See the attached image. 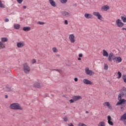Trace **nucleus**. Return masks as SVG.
<instances>
[{
	"label": "nucleus",
	"mask_w": 126,
	"mask_h": 126,
	"mask_svg": "<svg viewBox=\"0 0 126 126\" xmlns=\"http://www.w3.org/2000/svg\"><path fill=\"white\" fill-rule=\"evenodd\" d=\"M120 92L121 94L118 95V101L116 103V106H121V105H125L126 102V100L123 98L124 96L126 98V88L122 87L120 90Z\"/></svg>",
	"instance_id": "nucleus-1"
},
{
	"label": "nucleus",
	"mask_w": 126,
	"mask_h": 126,
	"mask_svg": "<svg viewBox=\"0 0 126 126\" xmlns=\"http://www.w3.org/2000/svg\"><path fill=\"white\" fill-rule=\"evenodd\" d=\"M10 108L12 110H23V107L20 106L18 103H12L10 104Z\"/></svg>",
	"instance_id": "nucleus-2"
},
{
	"label": "nucleus",
	"mask_w": 126,
	"mask_h": 126,
	"mask_svg": "<svg viewBox=\"0 0 126 126\" xmlns=\"http://www.w3.org/2000/svg\"><path fill=\"white\" fill-rule=\"evenodd\" d=\"M85 72L87 75H89V76H92V75L95 74V72L92 70H91L88 67H86L85 68Z\"/></svg>",
	"instance_id": "nucleus-3"
},
{
	"label": "nucleus",
	"mask_w": 126,
	"mask_h": 126,
	"mask_svg": "<svg viewBox=\"0 0 126 126\" xmlns=\"http://www.w3.org/2000/svg\"><path fill=\"white\" fill-rule=\"evenodd\" d=\"M68 40L71 44H74L76 41V38L75 37V35L74 34H70L68 36Z\"/></svg>",
	"instance_id": "nucleus-4"
},
{
	"label": "nucleus",
	"mask_w": 126,
	"mask_h": 126,
	"mask_svg": "<svg viewBox=\"0 0 126 126\" xmlns=\"http://www.w3.org/2000/svg\"><path fill=\"white\" fill-rule=\"evenodd\" d=\"M82 99V97L80 95H74L72 97V99L69 100L70 103H74L78 100Z\"/></svg>",
	"instance_id": "nucleus-5"
},
{
	"label": "nucleus",
	"mask_w": 126,
	"mask_h": 126,
	"mask_svg": "<svg viewBox=\"0 0 126 126\" xmlns=\"http://www.w3.org/2000/svg\"><path fill=\"white\" fill-rule=\"evenodd\" d=\"M23 70L25 73H29L30 72L31 68H30V67L28 63H25L23 64Z\"/></svg>",
	"instance_id": "nucleus-6"
},
{
	"label": "nucleus",
	"mask_w": 126,
	"mask_h": 126,
	"mask_svg": "<svg viewBox=\"0 0 126 126\" xmlns=\"http://www.w3.org/2000/svg\"><path fill=\"white\" fill-rule=\"evenodd\" d=\"M115 23L117 27H119V28H122L124 26V25H125V24H124V23L122 22V20L120 19H117L115 22Z\"/></svg>",
	"instance_id": "nucleus-7"
},
{
	"label": "nucleus",
	"mask_w": 126,
	"mask_h": 126,
	"mask_svg": "<svg viewBox=\"0 0 126 126\" xmlns=\"http://www.w3.org/2000/svg\"><path fill=\"white\" fill-rule=\"evenodd\" d=\"M113 62L116 63H120L123 62V59L121 57L115 56L113 58Z\"/></svg>",
	"instance_id": "nucleus-8"
},
{
	"label": "nucleus",
	"mask_w": 126,
	"mask_h": 126,
	"mask_svg": "<svg viewBox=\"0 0 126 126\" xmlns=\"http://www.w3.org/2000/svg\"><path fill=\"white\" fill-rule=\"evenodd\" d=\"M25 46V42L24 41H20L17 42V47L19 49H21V48H23Z\"/></svg>",
	"instance_id": "nucleus-9"
},
{
	"label": "nucleus",
	"mask_w": 126,
	"mask_h": 126,
	"mask_svg": "<svg viewBox=\"0 0 126 126\" xmlns=\"http://www.w3.org/2000/svg\"><path fill=\"white\" fill-rule=\"evenodd\" d=\"M93 15H94V16H96V17H97V19L99 20H102V15H101L99 12H94Z\"/></svg>",
	"instance_id": "nucleus-10"
},
{
	"label": "nucleus",
	"mask_w": 126,
	"mask_h": 126,
	"mask_svg": "<svg viewBox=\"0 0 126 126\" xmlns=\"http://www.w3.org/2000/svg\"><path fill=\"white\" fill-rule=\"evenodd\" d=\"M83 82L84 84H86L87 85H93V82L87 79H84Z\"/></svg>",
	"instance_id": "nucleus-11"
},
{
	"label": "nucleus",
	"mask_w": 126,
	"mask_h": 126,
	"mask_svg": "<svg viewBox=\"0 0 126 126\" xmlns=\"http://www.w3.org/2000/svg\"><path fill=\"white\" fill-rule=\"evenodd\" d=\"M104 107H107L109 110H113V107L111 105V103L109 102L106 101L103 103Z\"/></svg>",
	"instance_id": "nucleus-12"
},
{
	"label": "nucleus",
	"mask_w": 126,
	"mask_h": 126,
	"mask_svg": "<svg viewBox=\"0 0 126 126\" xmlns=\"http://www.w3.org/2000/svg\"><path fill=\"white\" fill-rule=\"evenodd\" d=\"M62 14L63 16H64L65 17H69L71 15V14L68 12H66V11H63L62 12Z\"/></svg>",
	"instance_id": "nucleus-13"
},
{
	"label": "nucleus",
	"mask_w": 126,
	"mask_h": 126,
	"mask_svg": "<svg viewBox=\"0 0 126 126\" xmlns=\"http://www.w3.org/2000/svg\"><path fill=\"white\" fill-rule=\"evenodd\" d=\"M107 121L110 126H114V123H113V119H112L111 116H107Z\"/></svg>",
	"instance_id": "nucleus-14"
},
{
	"label": "nucleus",
	"mask_w": 126,
	"mask_h": 126,
	"mask_svg": "<svg viewBox=\"0 0 126 126\" xmlns=\"http://www.w3.org/2000/svg\"><path fill=\"white\" fill-rule=\"evenodd\" d=\"M114 58H115V55H114V53H111L108 54L109 62H112V61H114Z\"/></svg>",
	"instance_id": "nucleus-15"
},
{
	"label": "nucleus",
	"mask_w": 126,
	"mask_h": 126,
	"mask_svg": "<svg viewBox=\"0 0 126 126\" xmlns=\"http://www.w3.org/2000/svg\"><path fill=\"white\" fill-rule=\"evenodd\" d=\"M110 9V6L107 5H104L101 7V11H108Z\"/></svg>",
	"instance_id": "nucleus-16"
},
{
	"label": "nucleus",
	"mask_w": 126,
	"mask_h": 126,
	"mask_svg": "<svg viewBox=\"0 0 126 126\" xmlns=\"http://www.w3.org/2000/svg\"><path fill=\"white\" fill-rule=\"evenodd\" d=\"M120 120L124 121V124L126 125V113H125L121 116Z\"/></svg>",
	"instance_id": "nucleus-17"
},
{
	"label": "nucleus",
	"mask_w": 126,
	"mask_h": 126,
	"mask_svg": "<svg viewBox=\"0 0 126 126\" xmlns=\"http://www.w3.org/2000/svg\"><path fill=\"white\" fill-rule=\"evenodd\" d=\"M49 2L50 3L51 6H53V7H56L57 6V3H56V2L54 0H49Z\"/></svg>",
	"instance_id": "nucleus-18"
},
{
	"label": "nucleus",
	"mask_w": 126,
	"mask_h": 126,
	"mask_svg": "<svg viewBox=\"0 0 126 126\" xmlns=\"http://www.w3.org/2000/svg\"><path fill=\"white\" fill-rule=\"evenodd\" d=\"M84 16L87 19H92L93 18V16L91 14L86 13Z\"/></svg>",
	"instance_id": "nucleus-19"
},
{
	"label": "nucleus",
	"mask_w": 126,
	"mask_h": 126,
	"mask_svg": "<svg viewBox=\"0 0 126 126\" xmlns=\"http://www.w3.org/2000/svg\"><path fill=\"white\" fill-rule=\"evenodd\" d=\"M102 55L103 57H106V58H108V57H109V53L105 49L103 50L102 51Z\"/></svg>",
	"instance_id": "nucleus-20"
},
{
	"label": "nucleus",
	"mask_w": 126,
	"mask_h": 126,
	"mask_svg": "<svg viewBox=\"0 0 126 126\" xmlns=\"http://www.w3.org/2000/svg\"><path fill=\"white\" fill-rule=\"evenodd\" d=\"M23 30L26 32H28L31 30V28L30 27H25L23 28Z\"/></svg>",
	"instance_id": "nucleus-21"
},
{
	"label": "nucleus",
	"mask_w": 126,
	"mask_h": 126,
	"mask_svg": "<svg viewBox=\"0 0 126 126\" xmlns=\"http://www.w3.org/2000/svg\"><path fill=\"white\" fill-rule=\"evenodd\" d=\"M21 27V26L20 24H14V29H16L18 30V29H20Z\"/></svg>",
	"instance_id": "nucleus-22"
},
{
	"label": "nucleus",
	"mask_w": 126,
	"mask_h": 126,
	"mask_svg": "<svg viewBox=\"0 0 126 126\" xmlns=\"http://www.w3.org/2000/svg\"><path fill=\"white\" fill-rule=\"evenodd\" d=\"M4 48H5V44H4L3 42L0 41V50L4 49Z\"/></svg>",
	"instance_id": "nucleus-23"
},
{
	"label": "nucleus",
	"mask_w": 126,
	"mask_h": 126,
	"mask_svg": "<svg viewBox=\"0 0 126 126\" xmlns=\"http://www.w3.org/2000/svg\"><path fill=\"white\" fill-rule=\"evenodd\" d=\"M121 18L122 20V21L124 23H126V15H124L123 16H121Z\"/></svg>",
	"instance_id": "nucleus-24"
},
{
	"label": "nucleus",
	"mask_w": 126,
	"mask_h": 126,
	"mask_svg": "<svg viewBox=\"0 0 126 126\" xmlns=\"http://www.w3.org/2000/svg\"><path fill=\"white\" fill-rule=\"evenodd\" d=\"M33 86L35 87V88H40L41 85L39 83H35L34 84Z\"/></svg>",
	"instance_id": "nucleus-25"
},
{
	"label": "nucleus",
	"mask_w": 126,
	"mask_h": 126,
	"mask_svg": "<svg viewBox=\"0 0 126 126\" xmlns=\"http://www.w3.org/2000/svg\"><path fill=\"white\" fill-rule=\"evenodd\" d=\"M0 40L2 43H4V42H7V41H8V39H7V38H5V37H1L0 38Z\"/></svg>",
	"instance_id": "nucleus-26"
},
{
	"label": "nucleus",
	"mask_w": 126,
	"mask_h": 126,
	"mask_svg": "<svg viewBox=\"0 0 126 126\" xmlns=\"http://www.w3.org/2000/svg\"><path fill=\"white\" fill-rule=\"evenodd\" d=\"M0 7L1 8H5V5L2 3V2H1V0H0Z\"/></svg>",
	"instance_id": "nucleus-27"
},
{
	"label": "nucleus",
	"mask_w": 126,
	"mask_h": 126,
	"mask_svg": "<svg viewBox=\"0 0 126 126\" xmlns=\"http://www.w3.org/2000/svg\"><path fill=\"white\" fill-rule=\"evenodd\" d=\"M122 79L124 83H126V74H123L122 75Z\"/></svg>",
	"instance_id": "nucleus-28"
},
{
	"label": "nucleus",
	"mask_w": 126,
	"mask_h": 126,
	"mask_svg": "<svg viewBox=\"0 0 126 126\" xmlns=\"http://www.w3.org/2000/svg\"><path fill=\"white\" fill-rule=\"evenodd\" d=\"M52 51L53 53H58L59 52V49H58V48L56 47H53L52 48Z\"/></svg>",
	"instance_id": "nucleus-29"
},
{
	"label": "nucleus",
	"mask_w": 126,
	"mask_h": 126,
	"mask_svg": "<svg viewBox=\"0 0 126 126\" xmlns=\"http://www.w3.org/2000/svg\"><path fill=\"white\" fill-rule=\"evenodd\" d=\"M98 126H106V125L105 124V122H101L98 124Z\"/></svg>",
	"instance_id": "nucleus-30"
},
{
	"label": "nucleus",
	"mask_w": 126,
	"mask_h": 126,
	"mask_svg": "<svg viewBox=\"0 0 126 126\" xmlns=\"http://www.w3.org/2000/svg\"><path fill=\"white\" fill-rule=\"evenodd\" d=\"M117 74L118 75L117 78L118 79H120V78H121V77H122V73H121V72H120V71H118L117 73Z\"/></svg>",
	"instance_id": "nucleus-31"
},
{
	"label": "nucleus",
	"mask_w": 126,
	"mask_h": 126,
	"mask_svg": "<svg viewBox=\"0 0 126 126\" xmlns=\"http://www.w3.org/2000/svg\"><path fill=\"white\" fill-rule=\"evenodd\" d=\"M61 3H66L67 2V0H60Z\"/></svg>",
	"instance_id": "nucleus-32"
},
{
	"label": "nucleus",
	"mask_w": 126,
	"mask_h": 126,
	"mask_svg": "<svg viewBox=\"0 0 126 126\" xmlns=\"http://www.w3.org/2000/svg\"><path fill=\"white\" fill-rule=\"evenodd\" d=\"M78 126H87L86 125L82 123H79L78 125Z\"/></svg>",
	"instance_id": "nucleus-33"
},
{
	"label": "nucleus",
	"mask_w": 126,
	"mask_h": 126,
	"mask_svg": "<svg viewBox=\"0 0 126 126\" xmlns=\"http://www.w3.org/2000/svg\"><path fill=\"white\" fill-rule=\"evenodd\" d=\"M37 24H39V25H44L45 24L44 22L39 21L37 22Z\"/></svg>",
	"instance_id": "nucleus-34"
},
{
	"label": "nucleus",
	"mask_w": 126,
	"mask_h": 126,
	"mask_svg": "<svg viewBox=\"0 0 126 126\" xmlns=\"http://www.w3.org/2000/svg\"><path fill=\"white\" fill-rule=\"evenodd\" d=\"M108 68H109V67L108 66V65H107V64H104V69L105 70H107L108 69Z\"/></svg>",
	"instance_id": "nucleus-35"
},
{
	"label": "nucleus",
	"mask_w": 126,
	"mask_h": 126,
	"mask_svg": "<svg viewBox=\"0 0 126 126\" xmlns=\"http://www.w3.org/2000/svg\"><path fill=\"white\" fill-rule=\"evenodd\" d=\"M31 63H32V64H34V63H36V60H35V59H32V60L31 61Z\"/></svg>",
	"instance_id": "nucleus-36"
},
{
	"label": "nucleus",
	"mask_w": 126,
	"mask_h": 126,
	"mask_svg": "<svg viewBox=\"0 0 126 126\" xmlns=\"http://www.w3.org/2000/svg\"><path fill=\"white\" fill-rule=\"evenodd\" d=\"M17 1L18 2V3H22L23 0H17Z\"/></svg>",
	"instance_id": "nucleus-37"
},
{
	"label": "nucleus",
	"mask_w": 126,
	"mask_h": 126,
	"mask_svg": "<svg viewBox=\"0 0 126 126\" xmlns=\"http://www.w3.org/2000/svg\"><path fill=\"white\" fill-rule=\"evenodd\" d=\"M55 70H56V71H58V72H59L60 73H61V72H62L61 69H55Z\"/></svg>",
	"instance_id": "nucleus-38"
},
{
	"label": "nucleus",
	"mask_w": 126,
	"mask_h": 126,
	"mask_svg": "<svg viewBox=\"0 0 126 126\" xmlns=\"http://www.w3.org/2000/svg\"><path fill=\"white\" fill-rule=\"evenodd\" d=\"M64 24H65V25H67V24H68V22L67 21V20H65L64 21Z\"/></svg>",
	"instance_id": "nucleus-39"
},
{
	"label": "nucleus",
	"mask_w": 126,
	"mask_h": 126,
	"mask_svg": "<svg viewBox=\"0 0 126 126\" xmlns=\"http://www.w3.org/2000/svg\"><path fill=\"white\" fill-rule=\"evenodd\" d=\"M63 120L64 122H67V117H64Z\"/></svg>",
	"instance_id": "nucleus-40"
},
{
	"label": "nucleus",
	"mask_w": 126,
	"mask_h": 126,
	"mask_svg": "<svg viewBox=\"0 0 126 126\" xmlns=\"http://www.w3.org/2000/svg\"><path fill=\"white\" fill-rule=\"evenodd\" d=\"M79 58H82L83 57V54H82V53L79 54Z\"/></svg>",
	"instance_id": "nucleus-41"
},
{
	"label": "nucleus",
	"mask_w": 126,
	"mask_h": 126,
	"mask_svg": "<svg viewBox=\"0 0 126 126\" xmlns=\"http://www.w3.org/2000/svg\"><path fill=\"white\" fill-rule=\"evenodd\" d=\"M74 81H75V82H77L78 81V78H74Z\"/></svg>",
	"instance_id": "nucleus-42"
},
{
	"label": "nucleus",
	"mask_w": 126,
	"mask_h": 126,
	"mask_svg": "<svg viewBox=\"0 0 126 126\" xmlns=\"http://www.w3.org/2000/svg\"><path fill=\"white\" fill-rule=\"evenodd\" d=\"M121 109L122 112H124V111H125V108H124V107H121Z\"/></svg>",
	"instance_id": "nucleus-43"
},
{
	"label": "nucleus",
	"mask_w": 126,
	"mask_h": 126,
	"mask_svg": "<svg viewBox=\"0 0 126 126\" xmlns=\"http://www.w3.org/2000/svg\"><path fill=\"white\" fill-rule=\"evenodd\" d=\"M5 22H8L9 21V19L6 18L4 20Z\"/></svg>",
	"instance_id": "nucleus-44"
},
{
	"label": "nucleus",
	"mask_w": 126,
	"mask_h": 126,
	"mask_svg": "<svg viewBox=\"0 0 126 126\" xmlns=\"http://www.w3.org/2000/svg\"><path fill=\"white\" fill-rule=\"evenodd\" d=\"M81 57L78 58V61H81V58H80Z\"/></svg>",
	"instance_id": "nucleus-45"
},
{
	"label": "nucleus",
	"mask_w": 126,
	"mask_h": 126,
	"mask_svg": "<svg viewBox=\"0 0 126 126\" xmlns=\"http://www.w3.org/2000/svg\"><path fill=\"white\" fill-rule=\"evenodd\" d=\"M8 97V96H7V95H5V98H6V99H7Z\"/></svg>",
	"instance_id": "nucleus-46"
},
{
	"label": "nucleus",
	"mask_w": 126,
	"mask_h": 126,
	"mask_svg": "<svg viewBox=\"0 0 126 126\" xmlns=\"http://www.w3.org/2000/svg\"><path fill=\"white\" fill-rule=\"evenodd\" d=\"M122 30H126V28H122Z\"/></svg>",
	"instance_id": "nucleus-47"
},
{
	"label": "nucleus",
	"mask_w": 126,
	"mask_h": 126,
	"mask_svg": "<svg viewBox=\"0 0 126 126\" xmlns=\"http://www.w3.org/2000/svg\"><path fill=\"white\" fill-rule=\"evenodd\" d=\"M86 114H89V112H88V111H86Z\"/></svg>",
	"instance_id": "nucleus-48"
},
{
	"label": "nucleus",
	"mask_w": 126,
	"mask_h": 126,
	"mask_svg": "<svg viewBox=\"0 0 126 126\" xmlns=\"http://www.w3.org/2000/svg\"><path fill=\"white\" fill-rule=\"evenodd\" d=\"M27 8L26 6H23V8L25 9V8Z\"/></svg>",
	"instance_id": "nucleus-49"
}]
</instances>
